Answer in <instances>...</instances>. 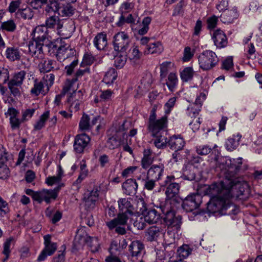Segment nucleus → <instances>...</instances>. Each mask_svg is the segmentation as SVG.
Here are the masks:
<instances>
[{"label": "nucleus", "mask_w": 262, "mask_h": 262, "mask_svg": "<svg viewBox=\"0 0 262 262\" xmlns=\"http://www.w3.org/2000/svg\"><path fill=\"white\" fill-rule=\"evenodd\" d=\"M203 198H181V209L187 213L190 221H207L208 217H220L229 215L233 220H236L240 212L239 205L233 202L234 198H210L206 209H199Z\"/></svg>", "instance_id": "nucleus-1"}, {"label": "nucleus", "mask_w": 262, "mask_h": 262, "mask_svg": "<svg viewBox=\"0 0 262 262\" xmlns=\"http://www.w3.org/2000/svg\"><path fill=\"white\" fill-rule=\"evenodd\" d=\"M217 164V167L221 170V174L225 178L223 181L219 182L223 183L224 188H228L229 193L233 184L236 183L235 181L241 182L239 179L242 178L237 177L236 176L241 169L242 158L231 159L228 157H221Z\"/></svg>", "instance_id": "nucleus-2"}, {"label": "nucleus", "mask_w": 262, "mask_h": 262, "mask_svg": "<svg viewBox=\"0 0 262 262\" xmlns=\"http://www.w3.org/2000/svg\"><path fill=\"white\" fill-rule=\"evenodd\" d=\"M156 112V106H154L150 112L147 125V129L151 136L164 133L168 125L167 117L165 115L157 119Z\"/></svg>", "instance_id": "nucleus-3"}, {"label": "nucleus", "mask_w": 262, "mask_h": 262, "mask_svg": "<svg viewBox=\"0 0 262 262\" xmlns=\"http://www.w3.org/2000/svg\"><path fill=\"white\" fill-rule=\"evenodd\" d=\"M228 194V189H224L223 182H215L210 185H199L196 193L198 195H209V196H222Z\"/></svg>", "instance_id": "nucleus-4"}, {"label": "nucleus", "mask_w": 262, "mask_h": 262, "mask_svg": "<svg viewBox=\"0 0 262 262\" xmlns=\"http://www.w3.org/2000/svg\"><path fill=\"white\" fill-rule=\"evenodd\" d=\"M85 243L91 247L93 252L98 250L99 243L97 238L88 236L82 229H78L74 241V247L76 249H80Z\"/></svg>", "instance_id": "nucleus-5"}, {"label": "nucleus", "mask_w": 262, "mask_h": 262, "mask_svg": "<svg viewBox=\"0 0 262 262\" xmlns=\"http://www.w3.org/2000/svg\"><path fill=\"white\" fill-rule=\"evenodd\" d=\"M200 68L203 70H209L213 68L218 62L216 54L212 51L206 50L198 57Z\"/></svg>", "instance_id": "nucleus-6"}, {"label": "nucleus", "mask_w": 262, "mask_h": 262, "mask_svg": "<svg viewBox=\"0 0 262 262\" xmlns=\"http://www.w3.org/2000/svg\"><path fill=\"white\" fill-rule=\"evenodd\" d=\"M130 42L128 34L124 31L118 32L113 37L114 49L118 53L126 52L129 48Z\"/></svg>", "instance_id": "nucleus-7"}, {"label": "nucleus", "mask_w": 262, "mask_h": 262, "mask_svg": "<svg viewBox=\"0 0 262 262\" xmlns=\"http://www.w3.org/2000/svg\"><path fill=\"white\" fill-rule=\"evenodd\" d=\"M32 35L33 40L43 44L46 42H48L49 40H52L51 36L49 35L48 29L45 25L36 27L34 29Z\"/></svg>", "instance_id": "nucleus-8"}, {"label": "nucleus", "mask_w": 262, "mask_h": 262, "mask_svg": "<svg viewBox=\"0 0 262 262\" xmlns=\"http://www.w3.org/2000/svg\"><path fill=\"white\" fill-rule=\"evenodd\" d=\"M10 155L6 149L0 144V179H7L10 174L9 169L5 163L7 162Z\"/></svg>", "instance_id": "nucleus-9"}, {"label": "nucleus", "mask_w": 262, "mask_h": 262, "mask_svg": "<svg viewBox=\"0 0 262 262\" xmlns=\"http://www.w3.org/2000/svg\"><path fill=\"white\" fill-rule=\"evenodd\" d=\"M90 141V137L85 133L76 135L73 144L74 151L78 154L82 153Z\"/></svg>", "instance_id": "nucleus-10"}, {"label": "nucleus", "mask_w": 262, "mask_h": 262, "mask_svg": "<svg viewBox=\"0 0 262 262\" xmlns=\"http://www.w3.org/2000/svg\"><path fill=\"white\" fill-rule=\"evenodd\" d=\"M74 22L70 20L67 21H62L58 25L57 32L63 39L69 38L75 31Z\"/></svg>", "instance_id": "nucleus-11"}, {"label": "nucleus", "mask_w": 262, "mask_h": 262, "mask_svg": "<svg viewBox=\"0 0 262 262\" xmlns=\"http://www.w3.org/2000/svg\"><path fill=\"white\" fill-rule=\"evenodd\" d=\"M133 214V210H128L124 212L119 213L117 217L110 222L106 223L108 227L112 229L118 225H125L129 217Z\"/></svg>", "instance_id": "nucleus-12"}, {"label": "nucleus", "mask_w": 262, "mask_h": 262, "mask_svg": "<svg viewBox=\"0 0 262 262\" xmlns=\"http://www.w3.org/2000/svg\"><path fill=\"white\" fill-rule=\"evenodd\" d=\"M100 116H97L94 117L91 121L89 115L83 114L80 119L79 123V129L81 131L86 132L90 130L99 119Z\"/></svg>", "instance_id": "nucleus-13"}, {"label": "nucleus", "mask_w": 262, "mask_h": 262, "mask_svg": "<svg viewBox=\"0 0 262 262\" xmlns=\"http://www.w3.org/2000/svg\"><path fill=\"white\" fill-rule=\"evenodd\" d=\"M64 184L61 183L56 188L53 190H43L41 191L34 192L32 189H27L26 190V194L31 196H57L58 191Z\"/></svg>", "instance_id": "nucleus-14"}, {"label": "nucleus", "mask_w": 262, "mask_h": 262, "mask_svg": "<svg viewBox=\"0 0 262 262\" xmlns=\"http://www.w3.org/2000/svg\"><path fill=\"white\" fill-rule=\"evenodd\" d=\"M43 44L32 40L28 44L29 54L35 58H41L43 56Z\"/></svg>", "instance_id": "nucleus-15"}, {"label": "nucleus", "mask_w": 262, "mask_h": 262, "mask_svg": "<svg viewBox=\"0 0 262 262\" xmlns=\"http://www.w3.org/2000/svg\"><path fill=\"white\" fill-rule=\"evenodd\" d=\"M212 39L217 48H224L227 45V36L225 33L220 29H217L213 32Z\"/></svg>", "instance_id": "nucleus-16"}, {"label": "nucleus", "mask_w": 262, "mask_h": 262, "mask_svg": "<svg viewBox=\"0 0 262 262\" xmlns=\"http://www.w3.org/2000/svg\"><path fill=\"white\" fill-rule=\"evenodd\" d=\"M40 72H49L52 70L60 69V64L52 59L43 60L38 65Z\"/></svg>", "instance_id": "nucleus-17"}, {"label": "nucleus", "mask_w": 262, "mask_h": 262, "mask_svg": "<svg viewBox=\"0 0 262 262\" xmlns=\"http://www.w3.org/2000/svg\"><path fill=\"white\" fill-rule=\"evenodd\" d=\"M174 177L173 176H167L165 180V183L168 184L165 191L167 196H176L179 192L180 186L178 183H172Z\"/></svg>", "instance_id": "nucleus-18"}, {"label": "nucleus", "mask_w": 262, "mask_h": 262, "mask_svg": "<svg viewBox=\"0 0 262 262\" xmlns=\"http://www.w3.org/2000/svg\"><path fill=\"white\" fill-rule=\"evenodd\" d=\"M129 251L133 257H140L144 253V246L139 241H134L129 246Z\"/></svg>", "instance_id": "nucleus-19"}, {"label": "nucleus", "mask_w": 262, "mask_h": 262, "mask_svg": "<svg viewBox=\"0 0 262 262\" xmlns=\"http://www.w3.org/2000/svg\"><path fill=\"white\" fill-rule=\"evenodd\" d=\"M164 169L163 164L153 165L148 170L147 179H152L156 181L159 180L163 174Z\"/></svg>", "instance_id": "nucleus-20"}, {"label": "nucleus", "mask_w": 262, "mask_h": 262, "mask_svg": "<svg viewBox=\"0 0 262 262\" xmlns=\"http://www.w3.org/2000/svg\"><path fill=\"white\" fill-rule=\"evenodd\" d=\"M122 187L125 194L133 196L136 193L138 185L135 180L129 179L122 184Z\"/></svg>", "instance_id": "nucleus-21"}, {"label": "nucleus", "mask_w": 262, "mask_h": 262, "mask_svg": "<svg viewBox=\"0 0 262 262\" xmlns=\"http://www.w3.org/2000/svg\"><path fill=\"white\" fill-rule=\"evenodd\" d=\"M153 138V144L158 149H164L168 144V139L163 133L157 134L156 136H151Z\"/></svg>", "instance_id": "nucleus-22"}, {"label": "nucleus", "mask_w": 262, "mask_h": 262, "mask_svg": "<svg viewBox=\"0 0 262 262\" xmlns=\"http://www.w3.org/2000/svg\"><path fill=\"white\" fill-rule=\"evenodd\" d=\"M6 57L11 61L19 60L21 53L19 49L15 47H8L5 51Z\"/></svg>", "instance_id": "nucleus-23"}, {"label": "nucleus", "mask_w": 262, "mask_h": 262, "mask_svg": "<svg viewBox=\"0 0 262 262\" xmlns=\"http://www.w3.org/2000/svg\"><path fill=\"white\" fill-rule=\"evenodd\" d=\"M151 149H145L143 151V157L141 160V165L144 169H147L154 161V157Z\"/></svg>", "instance_id": "nucleus-24"}, {"label": "nucleus", "mask_w": 262, "mask_h": 262, "mask_svg": "<svg viewBox=\"0 0 262 262\" xmlns=\"http://www.w3.org/2000/svg\"><path fill=\"white\" fill-rule=\"evenodd\" d=\"M239 180L241 181V182H237L235 181L236 183L233 184V186L231 188L230 192L229 193L225 195H222V196H232V195L230 196V194L231 193V189L233 188V187H235V189L238 188L239 189V193L236 194V196L246 195V194L245 192L248 191V185L246 181L243 180L242 178L239 179Z\"/></svg>", "instance_id": "nucleus-25"}, {"label": "nucleus", "mask_w": 262, "mask_h": 262, "mask_svg": "<svg viewBox=\"0 0 262 262\" xmlns=\"http://www.w3.org/2000/svg\"><path fill=\"white\" fill-rule=\"evenodd\" d=\"M95 47L99 50H103L107 45L106 35L103 33H98L94 39Z\"/></svg>", "instance_id": "nucleus-26"}, {"label": "nucleus", "mask_w": 262, "mask_h": 262, "mask_svg": "<svg viewBox=\"0 0 262 262\" xmlns=\"http://www.w3.org/2000/svg\"><path fill=\"white\" fill-rule=\"evenodd\" d=\"M57 249L56 243L53 244H48L45 246L44 249L42 251L39 255L37 260L41 261L44 260L47 256L52 255Z\"/></svg>", "instance_id": "nucleus-27"}, {"label": "nucleus", "mask_w": 262, "mask_h": 262, "mask_svg": "<svg viewBox=\"0 0 262 262\" xmlns=\"http://www.w3.org/2000/svg\"><path fill=\"white\" fill-rule=\"evenodd\" d=\"M77 78H72L71 79H67L63 86L62 92L65 94L72 91V93L77 92Z\"/></svg>", "instance_id": "nucleus-28"}, {"label": "nucleus", "mask_w": 262, "mask_h": 262, "mask_svg": "<svg viewBox=\"0 0 262 262\" xmlns=\"http://www.w3.org/2000/svg\"><path fill=\"white\" fill-rule=\"evenodd\" d=\"M34 14V11L28 6L25 8H21L18 9L16 12V15L23 19L30 20Z\"/></svg>", "instance_id": "nucleus-29"}, {"label": "nucleus", "mask_w": 262, "mask_h": 262, "mask_svg": "<svg viewBox=\"0 0 262 262\" xmlns=\"http://www.w3.org/2000/svg\"><path fill=\"white\" fill-rule=\"evenodd\" d=\"M144 221L149 224H155L160 219V214L155 209H150L144 213Z\"/></svg>", "instance_id": "nucleus-30"}, {"label": "nucleus", "mask_w": 262, "mask_h": 262, "mask_svg": "<svg viewBox=\"0 0 262 262\" xmlns=\"http://www.w3.org/2000/svg\"><path fill=\"white\" fill-rule=\"evenodd\" d=\"M146 50L145 51L147 54H159L163 51V47L160 41H156L150 43L147 46Z\"/></svg>", "instance_id": "nucleus-31"}, {"label": "nucleus", "mask_w": 262, "mask_h": 262, "mask_svg": "<svg viewBox=\"0 0 262 262\" xmlns=\"http://www.w3.org/2000/svg\"><path fill=\"white\" fill-rule=\"evenodd\" d=\"M237 13L234 10L225 11L221 15V20L225 24L232 23L237 17Z\"/></svg>", "instance_id": "nucleus-32"}, {"label": "nucleus", "mask_w": 262, "mask_h": 262, "mask_svg": "<svg viewBox=\"0 0 262 262\" xmlns=\"http://www.w3.org/2000/svg\"><path fill=\"white\" fill-rule=\"evenodd\" d=\"M46 93L43 82L38 81L37 79H35L33 86L30 90L31 94L34 96H37L40 94H45Z\"/></svg>", "instance_id": "nucleus-33"}, {"label": "nucleus", "mask_w": 262, "mask_h": 262, "mask_svg": "<svg viewBox=\"0 0 262 262\" xmlns=\"http://www.w3.org/2000/svg\"><path fill=\"white\" fill-rule=\"evenodd\" d=\"M70 46L68 43H65L61 40L60 46L58 47V50L57 54H56V57L58 61L60 62L65 60V55L68 52V50H69Z\"/></svg>", "instance_id": "nucleus-34"}, {"label": "nucleus", "mask_w": 262, "mask_h": 262, "mask_svg": "<svg viewBox=\"0 0 262 262\" xmlns=\"http://www.w3.org/2000/svg\"><path fill=\"white\" fill-rule=\"evenodd\" d=\"M161 233V229L156 226L150 227L146 233V239L148 241L152 242L157 240Z\"/></svg>", "instance_id": "nucleus-35"}, {"label": "nucleus", "mask_w": 262, "mask_h": 262, "mask_svg": "<svg viewBox=\"0 0 262 262\" xmlns=\"http://www.w3.org/2000/svg\"><path fill=\"white\" fill-rule=\"evenodd\" d=\"M195 72L192 67H187L181 71V80L183 82L191 81L194 77Z\"/></svg>", "instance_id": "nucleus-36"}, {"label": "nucleus", "mask_w": 262, "mask_h": 262, "mask_svg": "<svg viewBox=\"0 0 262 262\" xmlns=\"http://www.w3.org/2000/svg\"><path fill=\"white\" fill-rule=\"evenodd\" d=\"M117 77L116 71L114 68H110L105 73L103 82L107 85L112 84Z\"/></svg>", "instance_id": "nucleus-37"}, {"label": "nucleus", "mask_w": 262, "mask_h": 262, "mask_svg": "<svg viewBox=\"0 0 262 262\" xmlns=\"http://www.w3.org/2000/svg\"><path fill=\"white\" fill-rule=\"evenodd\" d=\"M62 20L58 16L53 15L47 18L45 26L47 27V29L56 27V30H57L58 25L60 24Z\"/></svg>", "instance_id": "nucleus-38"}, {"label": "nucleus", "mask_w": 262, "mask_h": 262, "mask_svg": "<svg viewBox=\"0 0 262 262\" xmlns=\"http://www.w3.org/2000/svg\"><path fill=\"white\" fill-rule=\"evenodd\" d=\"M50 112L46 111L39 117V119L34 125V129L35 130H40L45 126L46 121L49 117Z\"/></svg>", "instance_id": "nucleus-39"}, {"label": "nucleus", "mask_w": 262, "mask_h": 262, "mask_svg": "<svg viewBox=\"0 0 262 262\" xmlns=\"http://www.w3.org/2000/svg\"><path fill=\"white\" fill-rule=\"evenodd\" d=\"M195 51L189 47H186L183 52V56L181 57V61L186 63L191 61L194 55Z\"/></svg>", "instance_id": "nucleus-40"}, {"label": "nucleus", "mask_w": 262, "mask_h": 262, "mask_svg": "<svg viewBox=\"0 0 262 262\" xmlns=\"http://www.w3.org/2000/svg\"><path fill=\"white\" fill-rule=\"evenodd\" d=\"M241 136L236 137H233L229 138L226 142V147L228 150L232 151L235 149L239 145V141Z\"/></svg>", "instance_id": "nucleus-41"}, {"label": "nucleus", "mask_w": 262, "mask_h": 262, "mask_svg": "<svg viewBox=\"0 0 262 262\" xmlns=\"http://www.w3.org/2000/svg\"><path fill=\"white\" fill-rule=\"evenodd\" d=\"M58 47L55 42L49 40L48 42H46L43 43V47L47 49L48 53L51 56H56L58 50Z\"/></svg>", "instance_id": "nucleus-42"}, {"label": "nucleus", "mask_w": 262, "mask_h": 262, "mask_svg": "<svg viewBox=\"0 0 262 262\" xmlns=\"http://www.w3.org/2000/svg\"><path fill=\"white\" fill-rule=\"evenodd\" d=\"M26 72L24 70H21L15 72L10 81L21 86L26 77Z\"/></svg>", "instance_id": "nucleus-43"}, {"label": "nucleus", "mask_w": 262, "mask_h": 262, "mask_svg": "<svg viewBox=\"0 0 262 262\" xmlns=\"http://www.w3.org/2000/svg\"><path fill=\"white\" fill-rule=\"evenodd\" d=\"M0 29L8 32H13L16 29V24L13 20L10 19L2 23Z\"/></svg>", "instance_id": "nucleus-44"}, {"label": "nucleus", "mask_w": 262, "mask_h": 262, "mask_svg": "<svg viewBox=\"0 0 262 262\" xmlns=\"http://www.w3.org/2000/svg\"><path fill=\"white\" fill-rule=\"evenodd\" d=\"M141 56L142 53L140 51L139 47L137 46H134L130 48L128 56L129 60L135 62L139 60Z\"/></svg>", "instance_id": "nucleus-45"}, {"label": "nucleus", "mask_w": 262, "mask_h": 262, "mask_svg": "<svg viewBox=\"0 0 262 262\" xmlns=\"http://www.w3.org/2000/svg\"><path fill=\"white\" fill-rule=\"evenodd\" d=\"M164 221L168 226L172 225L177 223L178 219L176 217L175 212L173 210L167 211L165 214Z\"/></svg>", "instance_id": "nucleus-46"}, {"label": "nucleus", "mask_w": 262, "mask_h": 262, "mask_svg": "<svg viewBox=\"0 0 262 262\" xmlns=\"http://www.w3.org/2000/svg\"><path fill=\"white\" fill-rule=\"evenodd\" d=\"M199 114V112L197 110L195 111L191 112L189 113V115L191 118H193V119L189 122V125L191 126L192 129L194 130L198 129L200 127V118L196 119V116Z\"/></svg>", "instance_id": "nucleus-47"}, {"label": "nucleus", "mask_w": 262, "mask_h": 262, "mask_svg": "<svg viewBox=\"0 0 262 262\" xmlns=\"http://www.w3.org/2000/svg\"><path fill=\"white\" fill-rule=\"evenodd\" d=\"M130 198H121L118 201V205L120 209L125 211H128V210H133V207L130 203Z\"/></svg>", "instance_id": "nucleus-48"}, {"label": "nucleus", "mask_w": 262, "mask_h": 262, "mask_svg": "<svg viewBox=\"0 0 262 262\" xmlns=\"http://www.w3.org/2000/svg\"><path fill=\"white\" fill-rule=\"evenodd\" d=\"M122 53L123 54L117 55L115 58L114 65L116 68L119 69L123 67L127 60L126 52Z\"/></svg>", "instance_id": "nucleus-49"}, {"label": "nucleus", "mask_w": 262, "mask_h": 262, "mask_svg": "<svg viewBox=\"0 0 262 262\" xmlns=\"http://www.w3.org/2000/svg\"><path fill=\"white\" fill-rule=\"evenodd\" d=\"M178 79L175 73H170L168 77L166 85L168 89L172 91L178 83Z\"/></svg>", "instance_id": "nucleus-50"}, {"label": "nucleus", "mask_w": 262, "mask_h": 262, "mask_svg": "<svg viewBox=\"0 0 262 262\" xmlns=\"http://www.w3.org/2000/svg\"><path fill=\"white\" fill-rule=\"evenodd\" d=\"M8 86L11 94L14 97H19L20 96V85L10 80L8 83Z\"/></svg>", "instance_id": "nucleus-51"}, {"label": "nucleus", "mask_w": 262, "mask_h": 262, "mask_svg": "<svg viewBox=\"0 0 262 262\" xmlns=\"http://www.w3.org/2000/svg\"><path fill=\"white\" fill-rule=\"evenodd\" d=\"M59 8V4L56 0H50L45 8V11L47 13L56 12Z\"/></svg>", "instance_id": "nucleus-52"}, {"label": "nucleus", "mask_w": 262, "mask_h": 262, "mask_svg": "<svg viewBox=\"0 0 262 262\" xmlns=\"http://www.w3.org/2000/svg\"><path fill=\"white\" fill-rule=\"evenodd\" d=\"M173 63L171 62H164L160 66V77L162 80L165 78Z\"/></svg>", "instance_id": "nucleus-53"}, {"label": "nucleus", "mask_w": 262, "mask_h": 262, "mask_svg": "<svg viewBox=\"0 0 262 262\" xmlns=\"http://www.w3.org/2000/svg\"><path fill=\"white\" fill-rule=\"evenodd\" d=\"M151 18L150 17H144L142 22V27L138 31V33L140 35H144L149 30V25L150 24Z\"/></svg>", "instance_id": "nucleus-54"}, {"label": "nucleus", "mask_w": 262, "mask_h": 262, "mask_svg": "<svg viewBox=\"0 0 262 262\" xmlns=\"http://www.w3.org/2000/svg\"><path fill=\"white\" fill-rule=\"evenodd\" d=\"M120 144V141L115 136H112L108 138L106 146L110 149H114L117 148Z\"/></svg>", "instance_id": "nucleus-55"}, {"label": "nucleus", "mask_w": 262, "mask_h": 262, "mask_svg": "<svg viewBox=\"0 0 262 262\" xmlns=\"http://www.w3.org/2000/svg\"><path fill=\"white\" fill-rule=\"evenodd\" d=\"M54 79L55 75L53 73L46 74L43 77V80L47 87V92L49 91L50 88L54 84Z\"/></svg>", "instance_id": "nucleus-56"}, {"label": "nucleus", "mask_w": 262, "mask_h": 262, "mask_svg": "<svg viewBox=\"0 0 262 262\" xmlns=\"http://www.w3.org/2000/svg\"><path fill=\"white\" fill-rule=\"evenodd\" d=\"M180 142L178 136L174 135L171 137L169 139H168L167 144H168L170 148L172 150H177L178 148L180 149V146H178Z\"/></svg>", "instance_id": "nucleus-57"}, {"label": "nucleus", "mask_w": 262, "mask_h": 262, "mask_svg": "<svg viewBox=\"0 0 262 262\" xmlns=\"http://www.w3.org/2000/svg\"><path fill=\"white\" fill-rule=\"evenodd\" d=\"M75 9L70 4H68L63 6L61 10V14L62 16L70 17L72 16Z\"/></svg>", "instance_id": "nucleus-58"}, {"label": "nucleus", "mask_w": 262, "mask_h": 262, "mask_svg": "<svg viewBox=\"0 0 262 262\" xmlns=\"http://www.w3.org/2000/svg\"><path fill=\"white\" fill-rule=\"evenodd\" d=\"M134 7L133 3L128 1L123 2L120 6L119 10L122 14L130 12Z\"/></svg>", "instance_id": "nucleus-59"}, {"label": "nucleus", "mask_w": 262, "mask_h": 262, "mask_svg": "<svg viewBox=\"0 0 262 262\" xmlns=\"http://www.w3.org/2000/svg\"><path fill=\"white\" fill-rule=\"evenodd\" d=\"M212 150V148L208 145H199L196 147V152L200 155H207Z\"/></svg>", "instance_id": "nucleus-60"}, {"label": "nucleus", "mask_w": 262, "mask_h": 262, "mask_svg": "<svg viewBox=\"0 0 262 262\" xmlns=\"http://www.w3.org/2000/svg\"><path fill=\"white\" fill-rule=\"evenodd\" d=\"M12 239L11 238L7 239L4 244L3 254L5 255V257L3 259V261L5 262L9 257L10 253V245Z\"/></svg>", "instance_id": "nucleus-61"}, {"label": "nucleus", "mask_w": 262, "mask_h": 262, "mask_svg": "<svg viewBox=\"0 0 262 262\" xmlns=\"http://www.w3.org/2000/svg\"><path fill=\"white\" fill-rule=\"evenodd\" d=\"M75 99H82V94L81 90H79L77 92L70 93L68 96L67 101L69 104L72 101H74Z\"/></svg>", "instance_id": "nucleus-62"}, {"label": "nucleus", "mask_w": 262, "mask_h": 262, "mask_svg": "<svg viewBox=\"0 0 262 262\" xmlns=\"http://www.w3.org/2000/svg\"><path fill=\"white\" fill-rule=\"evenodd\" d=\"M9 79V72L8 70L4 67H0V81L3 83H6Z\"/></svg>", "instance_id": "nucleus-63"}, {"label": "nucleus", "mask_w": 262, "mask_h": 262, "mask_svg": "<svg viewBox=\"0 0 262 262\" xmlns=\"http://www.w3.org/2000/svg\"><path fill=\"white\" fill-rule=\"evenodd\" d=\"M96 200L92 198H83L81 204H82L85 209L93 208L95 205Z\"/></svg>", "instance_id": "nucleus-64"}]
</instances>
